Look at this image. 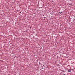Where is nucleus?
I'll return each instance as SVG.
<instances>
[{
  "mask_svg": "<svg viewBox=\"0 0 75 75\" xmlns=\"http://www.w3.org/2000/svg\"><path fill=\"white\" fill-rule=\"evenodd\" d=\"M68 71L69 72H70L71 71V70H68Z\"/></svg>",
  "mask_w": 75,
  "mask_h": 75,
  "instance_id": "1",
  "label": "nucleus"
},
{
  "mask_svg": "<svg viewBox=\"0 0 75 75\" xmlns=\"http://www.w3.org/2000/svg\"><path fill=\"white\" fill-rule=\"evenodd\" d=\"M62 13V12H59V13Z\"/></svg>",
  "mask_w": 75,
  "mask_h": 75,
  "instance_id": "2",
  "label": "nucleus"
},
{
  "mask_svg": "<svg viewBox=\"0 0 75 75\" xmlns=\"http://www.w3.org/2000/svg\"><path fill=\"white\" fill-rule=\"evenodd\" d=\"M63 75H65V74H64Z\"/></svg>",
  "mask_w": 75,
  "mask_h": 75,
  "instance_id": "3",
  "label": "nucleus"
}]
</instances>
